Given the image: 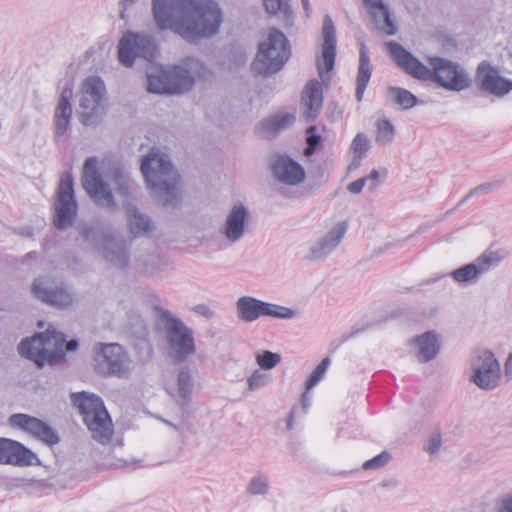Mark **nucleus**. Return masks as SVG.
Segmentation results:
<instances>
[{
	"label": "nucleus",
	"mask_w": 512,
	"mask_h": 512,
	"mask_svg": "<svg viewBox=\"0 0 512 512\" xmlns=\"http://www.w3.org/2000/svg\"><path fill=\"white\" fill-rule=\"evenodd\" d=\"M152 13L160 30H171L189 42L216 34L222 13L212 0H152Z\"/></svg>",
	"instance_id": "obj_1"
},
{
	"label": "nucleus",
	"mask_w": 512,
	"mask_h": 512,
	"mask_svg": "<svg viewBox=\"0 0 512 512\" xmlns=\"http://www.w3.org/2000/svg\"><path fill=\"white\" fill-rule=\"evenodd\" d=\"M387 47L397 64L414 78L436 81L441 87L451 91L465 90L471 84L468 73L456 62L433 57L429 59L432 67L430 69L400 44L390 42Z\"/></svg>",
	"instance_id": "obj_2"
},
{
	"label": "nucleus",
	"mask_w": 512,
	"mask_h": 512,
	"mask_svg": "<svg viewBox=\"0 0 512 512\" xmlns=\"http://www.w3.org/2000/svg\"><path fill=\"white\" fill-rule=\"evenodd\" d=\"M208 69L198 59L188 58L181 65L155 66L146 72L147 90L154 94H183L191 90L194 77L205 78Z\"/></svg>",
	"instance_id": "obj_3"
},
{
	"label": "nucleus",
	"mask_w": 512,
	"mask_h": 512,
	"mask_svg": "<svg viewBox=\"0 0 512 512\" xmlns=\"http://www.w3.org/2000/svg\"><path fill=\"white\" fill-rule=\"evenodd\" d=\"M140 169L152 193L163 205L176 206L179 203V175L167 154L152 148L143 157Z\"/></svg>",
	"instance_id": "obj_4"
},
{
	"label": "nucleus",
	"mask_w": 512,
	"mask_h": 512,
	"mask_svg": "<svg viewBox=\"0 0 512 512\" xmlns=\"http://www.w3.org/2000/svg\"><path fill=\"white\" fill-rule=\"evenodd\" d=\"M155 311L165 333L169 356L176 363L184 362L196 351L193 330L169 310L157 307Z\"/></svg>",
	"instance_id": "obj_5"
},
{
	"label": "nucleus",
	"mask_w": 512,
	"mask_h": 512,
	"mask_svg": "<svg viewBox=\"0 0 512 512\" xmlns=\"http://www.w3.org/2000/svg\"><path fill=\"white\" fill-rule=\"evenodd\" d=\"M108 109L106 85L99 76H88L81 84L78 93L77 116L87 127L99 125Z\"/></svg>",
	"instance_id": "obj_6"
},
{
	"label": "nucleus",
	"mask_w": 512,
	"mask_h": 512,
	"mask_svg": "<svg viewBox=\"0 0 512 512\" xmlns=\"http://www.w3.org/2000/svg\"><path fill=\"white\" fill-rule=\"evenodd\" d=\"M72 401L79 409L93 439L103 445L109 443L114 433V426L102 399L95 394L83 391L74 394Z\"/></svg>",
	"instance_id": "obj_7"
},
{
	"label": "nucleus",
	"mask_w": 512,
	"mask_h": 512,
	"mask_svg": "<svg viewBox=\"0 0 512 512\" xmlns=\"http://www.w3.org/2000/svg\"><path fill=\"white\" fill-rule=\"evenodd\" d=\"M65 336L55 329L48 328L44 333L23 339L18 345L22 357L32 360L38 367L54 364L64 356Z\"/></svg>",
	"instance_id": "obj_8"
},
{
	"label": "nucleus",
	"mask_w": 512,
	"mask_h": 512,
	"mask_svg": "<svg viewBox=\"0 0 512 512\" xmlns=\"http://www.w3.org/2000/svg\"><path fill=\"white\" fill-rule=\"evenodd\" d=\"M290 57V46L286 36L278 29H271L267 40L260 43L257 55L251 64L258 75H270L280 71Z\"/></svg>",
	"instance_id": "obj_9"
},
{
	"label": "nucleus",
	"mask_w": 512,
	"mask_h": 512,
	"mask_svg": "<svg viewBox=\"0 0 512 512\" xmlns=\"http://www.w3.org/2000/svg\"><path fill=\"white\" fill-rule=\"evenodd\" d=\"M94 368L102 376L127 378L132 369V360L118 343H96L94 345Z\"/></svg>",
	"instance_id": "obj_10"
},
{
	"label": "nucleus",
	"mask_w": 512,
	"mask_h": 512,
	"mask_svg": "<svg viewBox=\"0 0 512 512\" xmlns=\"http://www.w3.org/2000/svg\"><path fill=\"white\" fill-rule=\"evenodd\" d=\"M469 380L484 391H493L499 387L501 367L491 351L478 350L472 355Z\"/></svg>",
	"instance_id": "obj_11"
},
{
	"label": "nucleus",
	"mask_w": 512,
	"mask_h": 512,
	"mask_svg": "<svg viewBox=\"0 0 512 512\" xmlns=\"http://www.w3.org/2000/svg\"><path fill=\"white\" fill-rule=\"evenodd\" d=\"M235 305L238 319L246 323L254 322L262 316L292 319L296 315L295 310L291 308L265 302L246 295L239 297Z\"/></svg>",
	"instance_id": "obj_12"
},
{
	"label": "nucleus",
	"mask_w": 512,
	"mask_h": 512,
	"mask_svg": "<svg viewBox=\"0 0 512 512\" xmlns=\"http://www.w3.org/2000/svg\"><path fill=\"white\" fill-rule=\"evenodd\" d=\"M156 55L155 40L149 35L128 32L119 41L118 58L126 67H131L138 57L152 62Z\"/></svg>",
	"instance_id": "obj_13"
},
{
	"label": "nucleus",
	"mask_w": 512,
	"mask_h": 512,
	"mask_svg": "<svg viewBox=\"0 0 512 512\" xmlns=\"http://www.w3.org/2000/svg\"><path fill=\"white\" fill-rule=\"evenodd\" d=\"M98 159L89 157L85 160L82 173V185L95 203L101 207L115 211L117 209L114 196L97 170Z\"/></svg>",
	"instance_id": "obj_14"
},
{
	"label": "nucleus",
	"mask_w": 512,
	"mask_h": 512,
	"mask_svg": "<svg viewBox=\"0 0 512 512\" xmlns=\"http://www.w3.org/2000/svg\"><path fill=\"white\" fill-rule=\"evenodd\" d=\"M54 206L55 226L60 230L70 227L77 212V203L74 196L73 178L68 172L61 177Z\"/></svg>",
	"instance_id": "obj_15"
},
{
	"label": "nucleus",
	"mask_w": 512,
	"mask_h": 512,
	"mask_svg": "<svg viewBox=\"0 0 512 512\" xmlns=\"http://www.w3.org/2000/svg\"><path fill=\"white\" fill-rule=\"evenodd\" d=\"M347 230V223L341 221L336 223L328 231L311 240L306 259L309 261L325 260L340 246Z\"/></svg>",
	"instance_id": "obj_16"
},
{
	"label": "nucleus",
	"mask_w": 512,
	"mask_h": 512,
	"mask_svg": "<svg viewBox=\"0 0 512 512\" xmlns=\"http://www.w3.org/2000/svg\"><path fill=\"white\" fill-rule=\"evenodd\" d=\"M249 230V211L241 203H234L225 215L224 222L219 230L226 240V245H234L241 241Z\"/></svg>",
	"instance_id": "obj_17"
},
{
	"label": "nucleus",
	"mask_w": 512,
	"mask_h": 512,
	"mask_svg": "<svg viewBox=\"0 0 512 512\" xmlns=\"http://www.w3.org/2000/svg\"><path fill=\"white\" fill-rule=\"evenodd\" d=\"M9 424L30 433L48 445H55L59 442L56 431L36 417L22 413L13 414L9 418Z\"/></svg>",
	"instance_id": "obj_18"
},
{
	"label": "nucleus",
	"mask_w": 512,
	"mask_h": 512,
	"mask_svg": "<svg viewBox=\"0 0 512 512\" xmlns=\"http://www.w3.org/2000/svg\"><path fill=\"white\" fill-rule=\"evenodd\" d=\"M476 82L482 91L502 97L512 90V81L502 77L489 63L482 62L477 68Z\"/></svg>",
	"instance_id": "obj_19"
},
{
	"label": "nucleus",
	"mask_w": 512,
	"mask_h": 512,
	"mask_svg": "<svg viewBox=\"0 0 512 512\" xmlns=\"http://www.w3.org/2000/svg\"><path fill=\"white\" fill-rule=\"evenodd\" d=\"M32 291L36 298L53 307L65 308L73 302L72 294L62 284L56 285L46 279L35 280Z\"/></svg>",
	"instance_id": "obj_20"
},
{
	"label": "nucleus",
	"mask_w": 512,
	"mask_h": 512,
	"mask_svg": "<svg viewBox=\"0 0 512 512\" xmlns=\"http://www.w3.org/2000/svg\"><path fill=\"white\" fill-rule=\"evenodd\" d=\"M322 35V60L317 61V68L320 78L324 81L323 70L328 73L333 69L336 56L335 28L329 15H325L323 18Z\"/></svg>",
	"instance_id": "obj_21"
},
{
	"label": "nucleus",
	"mask_w": 512,
	"mask_h": 512,
	"mask_svg": "<svg viewBox=\"0 0 512 512\" xmlns=\"http://www.w3.org/2000/svg\"><path fill=\"white\" fill-rule=\"evenodd\" d=\"M34 458L35 454L21 443L8 438H0V464L28 466L33 463Z\"/></svg>",
	"instance_id": "obj_22"
},
{
	"label": "nucleus",
	"mask_w": 512,
	"mask_h": 512,
	"mask_svg": "<svg viewBox=\"0 0 512 512\" xmlns=\"http://www.w3.org/2000/svg\"><path fill=\"white\" fill-rule=\"evenodd\" d=\"M272 169L275 178L285 185L295 186L305 180L303 167L288 156L277 157Z\"/></svg>",
	"instance_id": "obj_23"
},
{
	"label": "nucleus",
	"mask_w": 512,
	"mask_h": 512,
	"mask_svg": "<svg viewBox=\"0 0 512 512\" xmlns=\"http://www.w3.org/2000/svg\"><path fill=\"white\" fill-rule=\"evenodd\" d=\"M410 352L420 363L433 360L440 351L438 335L427 331L409 341Z\"/></svg>",
	"instance_id": "obj_24"
},
{
	"label": "nucleus",
	"mask_w": 512,
	"mask_h": 512,
	"mask_svg": "<svg viewBox=\"0 0 512 512\" xmlns=\"http://www.w3.org/2000/svg\"><path fill=\"white\" fill-rule=\"evenodd\" d=\"M124 210L129 231L134 237L148 236L154 231L155 225L151 218L141 212L133 202H127Z\"/></svg>",
	"instance_id": "obj_25"
},
{
	"label": "nucleus",
	"mask_w": 512,
	"mask_h": 512,
	"mask_svg": "<svg viewBox=\"0 0 512 512\" xmlns=\"http://www.w3.org/2000/svg\"><path fill=\"white\" fill-rule=\"evenodd\" d=\"M323 102L321 84L311 80L302 93L303 114L308 119H314L320 112Z\"/></svg>",
	"instance_id": "obj_26"
},
{
	"label": "nucleus",
	"mask_w": 512,
	"mask_h": 512,
	"mask_svg": "<svg viewBox=\"0 0 512 512\" xmlns=\"http://www.w3.org/2000/svg\"><path fill=\"white\" fill-rule=\"evenodd\" d=\"M71 96L72 91L69 89H64L55 108L54 130L57 136L64 135L68 130L72 116V106L70 103Z\"/></svg>",
	"instance_id": "obj_27"
},
{
	"label": "nucleus",
	"mask_w": 512,
	"mask_h": 512,
	"mask_svg": "<svg viewBox=\"0 0 512 512\" xmlns=\"http://www.w3.org/2000/svg\"><path fill=\"white\" fill-rule=\"evenodd\" d=\"M102 255L116 268L123 269L128 264L129 256L125 241L114 238L106 239L103 243Z\"/></svg>",
	"instance_id": "obj_28"
},
{
	"label": "nucleus",
	"mask_w": 512,
	"mask_h": 512,
	"mask_svg": "<svg viewBox=\"0 0 512 512\" xmlns=\"http://www.w3.org/2000/svg\"><path fill=\"white\" fill-rule=\"evenodd\" d=\"M296 116L294 112H279L269 118L264 119L259 125V132L263 137L276 135L294 124Z\"/></svg>",
	"instance_id": "obj_29"
},
{
	"label": "nucleus",
	"mask_w": 512,
	"mask_h": 512,
	"mask_svg": "<svg viewBox=\"0 0 512 512\" xmlns=\"http://www.w3.org/2000/svg\"><path fill=\"white\" fill-rule=\"evenodd\" d=\"M372 74V68L370 65V58L368 55V49L364 43L360 44L359 49V67L357 74V85H356V98L358 101L362 100L364 91L367 87V84L370 80Z\"/></svg>",
	"instance_id": "obj_30"
},
{
	"label": "nucleus",
	"mask_w": 512,
	"mask_h": 512,
	"mask_svg": "<svg viewBox=\"0 0 512 512\" xmlns=\"http://www.w3.org/2000/svg\"><path fill=\"white\" fill-rule=\"evenodd\" d=\"M113 185L115 186L116 193L123 198L122 206L125 209L127 202H132V181L129 176L120 168L116 167L112 170L109 176Z\"/></svg>",
	"instance_id": "obj_31"
},
{
	"label": "nucleus",
	"mask_w": 512,
	"mask_h": 512,
	"mask_svg": "<svg viewBox=\"0 0 512 512\" xmlns=\"http://www.w3.org/2000/svg\"><path fill=\"white\" fill-rule=\"evenodd\" d=\"M265 11L271 15L279 14L286 25L292 24L293 11L288 0H262Z\"/></svg>",
	"instance_id": "obj_32"
},
{
	"label": "nucleus",
	"mask_w": 512,
	"mask_h": 512,
	"mask_svg": "<svg viewBox=\"0 0 512 512\" xmlns=\"http://www.w3.org/2000/svg\"><path fill=\"white\" fill-rule=\"evenodd\" d=\"M505 257L503 250H486L475 259V263L481 274L487 273L490 269L497 266Z\"/></svg>",
	"instance_id": "obj_33"
},
{
	"label": "nucleus",
	"mask_w": 512,
	"mask_h": 512,
	"mask_svg": "<svg viewBox=\"0 0 512 512\" xmlns=\"http://www.w3.org/2000/svg\"><path fill=\"white\" fill-rule=\"evenodd\" d=\"M481 275L482 274L475 261L457 268L451 272L452 278L460 284L476 281Z\"/></svg>",
	"instance_id": "obj_34"
},
{
	"label": "nucleus",
	"mask_w": 512,
	"mask_h": 512,
	"mask_svg": "<svg viewBox=\"0 0 512 512\" xmlns=\"http://www.w3.org/2000/svg\"><path fill=\"white\" fill-rule=\"evenodd\" d=\"M269 477L264 473L255 474L246 486V493L250 496H265L269 493Z\"/></svg>",
	"instance_id": "obj_35"
},
{
	"label": "nucleus",
	"mask_w": 512,
	"mask_h": 512,
	"mask_svg": "<svg viewBox=\"0 0 512 512\" xmlns=\"http://www.w3.org/2000/svg\"><path fill=\"white\" fill-rule=\"evenodd\" d=\"M388 93L391 100L405 110L411 109L417 104L416 96L406 89L390 87Z\"/></svg>",
	"instance_id": "obj_36"
},
{
	"label": "nucleus",
	"mask_w": 512,
	"mask_h": 512,
	"mask_svg": "<svg viewBox=\"0 0 512 512\" xmlns=\"http://www.w3.org/2000/svg\"><path fill=\"white\" fill-rule=\"evenodd\" d=\"M193 377L190 370L186 367L180 369L177 378L178 396L187 402L190 399L193 390Z\"/></svg>",
	"instance_id": "obj_37"
},
{
	"label": "nucleus",
	"mask_w": 512,
	"mask_h": 512,
	"mask_svg": "<svg viewBox=\"0 0 512 512\" xmlns=\"http://www.w3.org/2000/svg\"><path fill=\"white\" fill-rule=\"evenodd\" d=\"M383 12V14L370 13V15L379 30L387 35H394L396 33V27L390 18L389 10L386 6L383 7Z\"/></svg>",
	"instance_id": "obj_38"
},
{
	"label": "nucleus",
	"mask_w": 512,
	"mask_h": 512,
	"mask_svg": "<svg viewBox=\"0 0 512 512\" xmlns=\"http://www.w3.org/2000/svg\"><path fill=\"white\" fill-rule=\"evenodd\" d=\"M272 381L270 374L260 369H255L247 378V390L250 392L257 391L264 386H267Z\"/></svg>",
	"instance_id": "obj_39"
},
{
	"label": "nucleus",
	"mask_w": 512,
	"mask_h": 512,
	"mask_svg": "<svg viewBox=\"0 0 512 512\" xmlns=\"http://www.w3.org/2000/svg\"><path fill=\"white\" fill-rule=\"evenodd\" d=\"M255 361L260 370H271L281 362V355L265 350L262 353L256 355Z\"/></svg>",
	"instance_id": "obj_40"
},
{
	"label": "nucleus",
	"mask_w": 512,
	"mask_h": 512,
	"mask_svg": "<svg viewBox=\"0 0 512 512\" xmlns=\"http://www.w3.org/2000/svg\"><path fill=\"white\" fill-rule=\"evenodd\" d=\"M329 365H330V358L329 357L323 358L322 361L311 372V374L306 382V390L312 389L323 379Z\"/></svg>",
	"instance_id": "obj_41"
},
{
	"label": "nucleus",
	"mask_w": 512,
	"mask_h": 512,
	"mask_svg": "<svg viewBox=\"0 0 512 512\" xmlns=\"http://www.w3.org/2000/svg\"><path fill=\"white\" fill-rule=\"evenodd\" d=\"M378 135L376 138L377 142L387 144L393 140L394 127L390 121L384 119L377 122Z\"/></svg>",
	"instance_id": "obj_42"
},
{
	"label": "nucleus",
	"mask_w": 512,
	"mask_h": 512,
	"mask_svg": "<svg viewBox=\"0 0 512 512\" xmlns=\"http://www.w3.org/2000/svg\"><path fill=\"white\" fill-rule=\"evenodd\" d=\"M370 148V142L365 134L358 133L351 143V150L353 154L364 156Z\"/></svg>",
	"instance_id": "obj_43"
},
{
	"label": "nucleus",
	"mask_w": 512,
	"mask_h": 512,
	"mask_svg": "<svg viewBox=\"0 0 512 512\" xmlns=\"http://www.w3.org/2000/svg\"><path fill=\"white\" fill-rule=\"evenodd\" d=\"M390 460V454L387 452H382L374 458L367 460L363 463V469L365 470H374L385 466Z\"/></svg>",
	"instance_id": "obj_44"
},
{
	"label": "nucleus",
	"mask_w": 512,
	"mask_h": 512,
	"mask_svg": "<svg viewBox=\"0 0 512 512\" xmlns=\"http://www.w3.org/2000/svg\"><path fill=\"white\" fill-rule=\"evenodd\" d=\"M315 126H311L307 129V147L304 150L306 156H311L320 144L321 137L315 134Z\"/></svg>",
	"instance_id": "obj_45"
},
{
	"label": "nucleus",
	"mask_w": 512,
	"mask_h": 512,
	"mask_svg": "<svg viewBox=\"0 0 512 512\" xmlns=\"http://www.w3.org/2000/svg\"><path fill=\"white\" fill-rule=\"evenodd\" d=\"M363 4L367 7L369 13H384L383 7L385 5L383 0H363Z\"/></svg>",
	"instance_id": "obj_46"
},
{
	"label": "nucleus",
	"mask_w": 512,
	"mask_h": 512,
	"mask_svg": "<svg viewBox=\"0 0 512 512\" xmlns=\"http://www.w3.org/2000/svg\"><path fill=\"white\" fill-rule=\"evenodd\" d=\"M440 446H441V436L438 434H435L429 439L425 450L430 454H434L440 449Z\"/></svg>",
	"instance_id": "obj_47"
},
{
	"label": "nucleus",
	"mask_w": 512,
	"mask_h": 512,
	"mask_svg": "<svg viewBox=\"0 0 512 512\" xmlns=\"http://www.w3.org/2000/svg\"><path fill=\"white\" fill-rule=\"evenodd\" d=\"M365 178L367 179V183H369L368 190L371 192L374 191L379 185V172L377 170H372Z\"/></svg>",
	"instance_id": "obj_48"
},
{
	"label": "nucleus",
	"mask_w": 512,
	"mask_h": 512,
	"mask_svg": "<svg viewBox=\"0 0 512 512\" xmlns=\"http://www.w3.org/2000/svg\"><path fill=\"white\" fill-rule=\"evenodd\" d=\"M367 183V179L366 178H360L354 182H351L348 186H347V189L349 192L353 193V194H358L362 191L364 185Z\"/></svg>",
	"instance_id": "obj_49"
},
{
	"label": "nucleus",
	"mask_w": 512,
	"mask_h": 512,
	"mask_svg": "<svg viewBox=\"0 0 512 512\" xmlns=\"http://www.w3.org/2000/svg\"><path fill=\"white\" fill-rule=\"evenodd\" d=\"M194 311H195L197 314H199V315H201V316H203V317H205V318H207V319H211V318L214 316V311H213V310H211V309H210L207 305H205V304H199V305H196V306L194 307Z\"/></svg>",
	"instance_id": "obj_50"
},
{
	"label": "nucleus",
	"mask_w": 512,
	"mask_h": 512,
	"mask_svg": "<svg viewBox=\"0 0 512 512\" xmlns=\"http://www.w3.org/2000/svg\"><path fill=\"white\" fill-rule=\"evenodd\" d=\"M363 157L364 156H362V155L353 154V158H352V160H351V162L349 164L348 169L349 170L357 169L361 165Z\"/></svg>",
	"instance_id": "obj_51"
},
{
	"label": "nucleus",
	"mask_w": 512,
	"mask_h": 512,
	"mask_svg": "<svg viewBox=\"0 0 512 512\" xmlns=\"http://www.w3.org/2000/svg\"><path fill=\"white\" fill-rule=\"evenodd\" d=\"M504 369H505V376L508 379H512V353L509 354V356L505 362Z\"/></svg>",
	"instance_id": "obj_52"
},
{
	"label": "nucleus",
	"mask_w": 512,
	"mask_h": 512,
	"mask_svg": "<svg viewBox=\"0 0 512 512\" xmlns=\"http://www.w3.org/2000/svg\"><path fill=\"white\" fill-rule=\"evenodd\" d=\"M77 347H78V342L76 340H70V341L65 340V342L63 344L64 354L66 352L76 350Z\"/></svg>",
	"instance_id": "obj_53"
},
{
	"label": "nucleus",
	"mask_w": 512,
	"mask_h": 512,
	"mask_svg": "<svg viewBox=\"0 0 512 512\" xmlns=\"http://www.w3.org/2000/svg\"><path fill=\"white\" fill-rule=\"evenodd\" d=\"M500 512H512V496L503 501Z\"/></svg>",
	"instance_id": "obj_54"
},
{
	"label": "nucleus",
	"mask_w": 512,
	"mask_h": 512,
	"mask_svg": "<svg viewBox=\"0 0 512 512\" xmlns=\"http://www.w3.org/2000/svg\"><path fill=\"white\" fill-rule=\"evenodd\" d=\"M301 402L304 409H306L310 405L307 391L302 395Z\"/></svg>",
	"instance_id": "obj_55"
},
{
	"label": "nucleus",
	"mask_w": 512,
	"mask_h": 512,
	"mask_svg": "<svg viewBox=\"0 0 512 512\" xmlns=\"http://www.w3.org/2000/svg\"><path fill=\"white\" fill-rule=\"evenodd\" d=\"M301 3H302L304 11L306 13V16L308 17L309 16V11H310L309 0H301Z\"/></svg>",
	"instance_id": "obj_56"
},
{
	"label": "nucleus",
	"mask_w": 512,
	"mask_h": 512,
	"mask_svg": "<svg viewBox=\"0 0 512 512\" xmlns=\"http://www.w3.org/2000/svg\"><path fill=\"white\" fill-rule=\"evenodd\" d=\"M484 190H485V187H484V186L476 187L474 190H472V191L470 192V195L478 194V193H480V192H482V191H484Z\"/></svg>",
	"instance_id": "obj_57"
},
{
	"label": "nucleus",
	"mask_w": 512,
	"mask_h": 512,
	"mask_svg": "<svg viewBox=\"0 0 512 512\" xmlns=\"http://www.w3.org/2000/svg\"><path fill=\"white\" fill-rule=\"evenodd\" d=\"M293 427V417L290 415L288 421H287V428L290 430Z\"/></svg>",
	"instance_id": "obj_58"
},
{
	"label": "nucleus",
	"mask_w": 512,
	"mask_h": 512,
	"mask_svg": "<svg viewBox=\"0 0 512 512\" xmlns=\"http://www.w3.org/2000/svg\"><path fill=\"white\" fill-rule=\"evenodd\" d=\"M129 4H133L136 0H125Z\"/></svg>",
	"instance_id": "obj_59"
},
{
	"label": "nucleus",
	"mask_w": 512,
	"mask_h": 512,
	"mask_svg": "<svg viewBox=\"0 0 512 512\" xmlns=\"http://www.w3.org/2000/svg\"><path fill=\"white\" fill-rule=\"evenodd\" d=\"M165 423L175 428V426L173 424L169 423V421H165Z\"/></svg>",
	"instance_id": "obj_60"
},
{
	"label": "nucleus",
	"mask_w": 512,
	"mask_h": 512,
	"mask_svg": "<svg viewBox=\"0 0 512 512\" xmlns=\"http://www.w3.org/2000/svg\"><path fill=\"white\" fill-rule=\"evenodd\" d=\"M510 56H511V58H512V50L510 51Z\"/></svg>",
	"instance_id": "obj_61"
}]
</instances>
